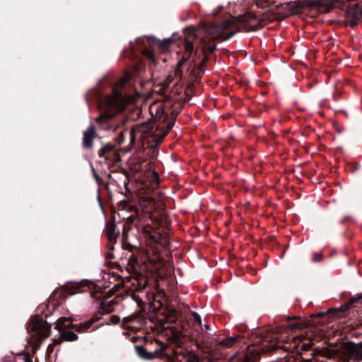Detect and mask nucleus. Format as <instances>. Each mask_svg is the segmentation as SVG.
<instances>
[{"label": "nucleus", "mask_w": 362, "mask_h": 362, "mask_svg": "<svg viewBox=\"0 0 362 362\" xmlns=\"http://www.w3.org/2000/svg\"><path fill=\"white\" fill-rule=\"evenodd\" d=\"M170 313H171L173 315H175V314L176 313V311H175V310H172L170 311Z\"/></svg>", "instance_id": "28"}, {"label": "nucleus", "mask_w": 362, "mask_h": 362, "mask_svg": "<svg viewBox=\"0 0 362 362\" xmlns=\"http://www.w3.org/2000/svg\"><path fill=\"white\" fill-rule=\"evenodd\" d=\"M62 337L69 341H75L77 339L78 337L77 335L73 332L72 331L67 330V331H62Z\"/></svg>", "instance_id": "12"}, {"label": "nucleus", "mask_w": 362, "mask_h": 362, "mask_svg": "<svg viewBox=\"0 0 362 362\" xmlns=\"http://www.w3.org/2000/svg\"><path fill=\"white\" fill-rule=\"evenodd\" d=\"M230 23V21H226L218 25H211L207 29V32L214 38H221L224 34V30Z\"/></svg>", "instance_id": "5"}, {"label": "nucleus", "mask_w": 362, "mask_h": 362, "mask_svg": "<svg viewBox=\"0 0 362 362\" xmlns=\"http://www.w3.org/2000/svg\"><path fill=\"white\" fill-rule=\"evenodd\" d=\"M95 134V128L92 124L90 125L85 132H83V146L84 148H89L92 147Z\"/></svg>", "instance_id": "7"}, {"label": "nucleus", "mask_w": 362, "mask_h": 362, "mask_svg": "<svg viewBox=\"0 0 362 362\" xmlns=\"http://www.w3.org/2000/svg\"><path fill=\"white\" fill-rule=\"evenodd\" d=\"M218 11H217L216 12L214 13L213 14L214 15H216L217 13H218Z\"/></svg>", "instance_id": "32"}, {"label": "nucleus", "mask_w": 362, "mask_h": 362, "mask_svg": "<svg viewBox=\"0 0 362 362\" xmlns=\"http://www.w3.org/2000/svg\"><path fill=\"white\" fill-rule=\"evenodd\" d=\"M111 150H112V146H108V145L105 146H103V147L100 150V151H99V153H98V156H99L100 157H104L105 159H107V158L105 156V153H106L107 151H111Z\"/></svg>", "instance_id": "15"}, {"label": "nucleus", "mask_w": 362, "mask_h": 362, "mask_svg": "<svg viewBox=\"0 0 362 362\" xmlns=\"http://www.w3.org/2000/svg\"><path fill=\"white\" fill-rule=\"evenodd\" d=\"M223 8V6H221L218 8V11L221 10Z\"/></svg>", "instance_id": "30"}, {"label": "nucleus", "mask_w": 362, "mask_h": 362, "mask_svg": "<svg viewBox=\"0 0 362 362\" xmlns=\"http://www.w3.org/2000/svg\"><path fill=\"white\" fill-rule=\"evenodd\" d=\"M235 33V31H232V32H230L229 33L226 34V36L223 37H222V40H228L229 38H230L232 36L234 35V34Z\"/></svg>", "instance_id": "22"}, {"label": "nucleus", "mask_w": 362, "mask_h": 362, "mask_svg": "<svg viewBox=\"0 0 362 362\" xmlns=\"http://www.w3.org/2000/svg\"><path fill=\"white\" fill-rule=\"evenodd\" d=\"M192 315L193 318L194 319V320L197 322V324L199 325H202V319H201L200 315L195 312H192Z\"/></svg>", "instance_id": "19"}, {"label": "nucleus", "mask_w": 362, "mask_h": 362, "mask_svg": "<svg viewBox=\"0 0 362 362\" xmlns=\"http://www.w3.org/2000/svg\"><path fill=\"white\" fill-rule=\"evenodd\" d=\"M214 49H215L214 47H211V48H210V52H212L214 51Z\"/></svg>", "instance_id": "29"}, {"label": "nucleus", "mask_w": 362, "mask_h": 362, "mask_svg": "<svg viewBox=\"0 0 362 362\" xmlns=\"http://www.w3.org/2000/svg\"><path fill=\"white\" fill-rule=\"evenodd\" d=\"M107 105L109 108L121 111L123 107L122 99L119 95L110 97L107 100Z\"/></svg>", "instance_id": "9"}, {"label": "nucleus", "mask_w": 362, "mask_h": 362, "mask_svg": "<svg viewBox=\"0 0 362 362\" xmlns=\"http://www.w3.org/2000/svg\"><path fill=\"white\" fill-rule=\"evenodd\" d=\"M361 13L354 9H349L346 13V25L354 27L358 23Z\"/></svg>", "instance_id": "8"}, {"label": "nucleus", "mask_w": 362, "mask_h": 362, "mask_svg": "<svg viewBox=\"0 0 362 362\" xmlns=\"http://www.w3.org/2000/svg\"><path fill=\"white\" fill-rule=\"evenodd\" d=\"M185 54L177 64L175 69L176 74L180 72V67L189 59L194 49V40H197L198 38L197 30L194 28H187L185 31Z\"/></svg>", "instance_id": "1"}, {"label": "nucleus", "mask_w": 362, "mask_h": 362, "mask_svg": "<svg viewBox=\"0 0 362 362\" xmlns=\"http://www.w3.org/2000/svg\"><path fill=\"white\" fill-rule=\"evenodd\" d=\"M30 328L40 332V334L44 337H48L51 332V326L43 319L40 317H34L32 320Z\"/></svg>", "instance_id": "4"}, {"label": "nucleus", "mask_w": 362, "mask_h": 362, "mask_svg": "<svg viewBox=\"0 0 362 362\" xmlns=\"http://www.w3.org/2000/svg\"><path fill=\"white\" fill-rule=\"evenodd\" d=\"M102 117H103V115H102V116H100V117H99L98 118V119L99 120V119H100Z\"/></svg>", "instance_id": "31"}, {"label": "nucleus", "mask_w": 362, "mask_h": 362, "mask_svg": "<svg viewBox=\"0 0 362 362\" xmlns=\"http://www.w3.org/2000/svg\"><path fill=\"white\" fill-rule=\"evenodd\" d=\"M151 182L153 183H155L156 185L158 184L159 177H158V174L156 171H153L152 173Z\"/></svg>", "instance_id": "18"}, {"label": "nucleus", "mask_w": 362, "mask_h": 362, "mask_svg": "<svg viewBox=\"0 0 362 362\" xmlns=\"http://www.w3.org/2000/svg\"><path fill=\"white\" fill-rule=\"evenodd\" d=\"M320 259H321V257L320 256L315 257L313 259L314 261H320Z\"/></svg>", "instance_id": "26"}, {"label": "nucleus", "mask_w": 362, "mask_h": 362, "mask_svg": "<svg viewBox=\"0 0 362 362\" xmlns=\"http://www.w3.org/2000/svg\"><path fill=\"white\" fill-rule=\"evenodd\" d=\"M238 338V335H234L233 337L223 339L222 341H221L219 342V344L222 345V346H225L226 347H230L234 344V343L235 342V341L237 340Z\"/></svg>", "instance_id": "13"}, {"label": "nucleus", "mask_w": 362, "mask_h": 362, "mask_svg": "<svg viewBox=\"0 0 362 362\" xmlns=\"http://www.w3.org/2000/svg\"><path fill=\"white\" fill-rule=\"evenodd\" d=\"M26 362H32V361H30V360H28V361H26Z\"/></svg>", "instance_id": "33"}, {"label": "nucleus", "mask_w": 362, "mask_h": 362, "mask_svg": "<svg viewBox=\"0 0 362 362\" xmlns=\"http://www.w3.org/2000/svg\"><path fill=\"white\" fill-rule=\"evenodd\" d=\"M120 322V318L117 315H112L110 317V322L108 324L117 325Z\"/></svg>", "instance_id": "17"}, {"label": "nucleus", "mask_w": 362, "mask_h": 362, "mask_svg": "<svg viewBox=\"0 0 362 362\" xmlns=\"http://www.w3.org/2000/svg\"><path fill=\"white\" fill-rule=\"evenodd\" d=\"M152 130V124L149 122H144L133 127L130 132L131 142L134 143L136 139H144L146 134Z\"/></svg>", "instance_id": "2"}, {"label": "nucleus", "mask_w": 362, "mask_h": 362, "mask_svg": "<svg viewBox=\"0 0 362 362\" xmlns=\"http://www.w3.org/2000/svg\"><path fill=\"white\" fill-rule=\"evenodd\" d=\"M305 327V325L300 322H296L293 324H288L284 325V329L287 330H293L294 329H303Z\"/></svg>", "instance_id": "14"}, {"label": "nucleus", "mask_w": 362, "mask_h": 362, "mask_svg": "<svg viewBox=\"0 0 362 362\" xmlns=\"http://www.w3.org/2000/svg\"><path fill=\"white\" fill-rule=\"evenodd\" d=\"M168 83H170L173 81V78L171 76H168L167 78Z\"/></svg>", "instance_id": "25"}, {"label": "nucleus", "mask_w": 362, "mask_h": 362, "mask_svg": "<svg viewBox=\"0 0 362 362\" xmlns=\"http://www.w3.org/2000/svg\"><path fill=\"white\" fill-rule=\"evenodd\" d=\"M204 327L206 329V330H209L210 329V327L208 325H204Z\"/></svg>", "instance_id": "27"}, {"label": "nucleus", "mask_w": 362, "mask_h": 362, "mask_svg": "<svg viewBox=\"0 0 362 362\" xmlns=\"http://www.w3.org/2000/svg\"><path fill=\"white\" fill-rule=\"evenodd\" d=\"M100 308L106 313H110L113 310L112 305H107L106 303L103 302L100 305Z\"/></svg>", "instance_id": "16"}, {"label": "nucleus", "mask_w": 362, "mask_h": 362, "mask_svg": "<svg viewBox=\"0 0 362 362\" xmlns=\"http://www.w3.org/2000/svg\"><path fill=\"white\" fill-rule=\"evenodd\" d=\"M70 317H61L56 322V328L59 331L62 332L64 329L68 327L75 328L78 332H85L91 325V323H87L83 325L80 323L78 325H74Z\"/></svg>", "instance_id": "3"}, {"label": "nucleus", "mask_w": 362, "mask_h": 362, "mask_svg": "<svg viewBox=\"0 0 362 362\" xmlns=\"http://www.w3.org/2000/svg\"><path fill=\"white\" fill-rule=\"evenodd\" d=\"M168 130H165L163 132L162 135L159 138H158L155 140L156 143L159 144V143L162 142L163 139L168 135Z\"/></svg>", "instance_id": "20"}, {"label": "nucleus", "mask_w": 362, "mask_h": 362, "mask_svg": "<svg viewBox=\"0 0 362 362\" xmlns=\"http://www.w3.org/2000/svg\"><path fill=\"white\" fill-rule=\"evenodd\" d=\"M347 308H348V305H343V306H341V307L339 308V310H340L341 311H345Z\"/></svg>", "instance_id": "24"}, {"label": "nucleus", "mask_w": 362, "mask_h": 362, "mask_svg": "<svg viewBox=\"0 0 362 362\" xmlns=\"http://www.w3.org/2000/svg\"><path fill=\"white\" fill-rule=\"evenodd\" d=\"M148 38L152 39L153 41H155V44L164 49L168 47L173 42V40L171 37H168L163 39V40L156 39L153 36H149Z\"/></svg>", "instance_id": "11"}, {"label": "nucleus", "mask_w": 362, "mask_h": 362, "mask_svg": "<svg viewBox=\"0 0 362 362\" xmlns=\"http://www.w3.org/2000/svg\"><path fill=\"white\" fill-rule=\"evenodd\" d=\"M107 234L110 242H116L117 238L119 235V232H117L115 230V223H110L107 226Z\"/></svg>", "instance_id": "10"}, {"label": "nucleus", "mask_w": 362, "mask_h": 362, "mask_svg": "<svg viewBox=\"0 0 362 362\" xmlns=\"http://www.w3.org/2000/svg\"><path fill=\"white\" fill-rule=\"evenodd\" d=\"M175 124V121L174 120H172L170 121L168 125H167V127H166V129L165 130H168V132H170V130L173 128V125Z\"/></svg>", "instance_id": "23"}, {"label": "nucleus", "mask_w": 362, "mask_h": 362, "mask_svg": "<svg viewBox=\"0 0 362 362\" xmlns=\"http://www.w3.org/2000/svg\"><path fill=\"white\" fill-rule=\"evenodd\" d=\"M346 349L351 357L362 361V343L349 342L346 345Z\"/></svg>", "instance_id": "6"}, {"label": "nucleus", "mask_w": 362, "mask_h": 362, "mask_svg": "<svg viewBox=\"0 0 362 362\" xmlns=\"http://www.w3.org/2000/svg\"><path fill=\"white\" fill-rule=\"evenodd\" d=\"M188 361L189 362H199V358L196 355H192L189 357Z\"/></svg>", "instance_id": "21"}]
</instances>
